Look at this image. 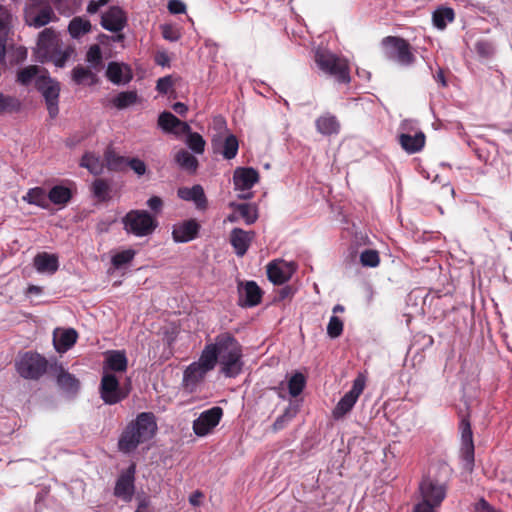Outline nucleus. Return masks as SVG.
<instances>
[{
    "instance_id": "nucleus-61",
    "label": "nucleus",
    "mask_w": 512,
    "mask_h": 512,
    "mask_svg": "<svg viewBox=\"0 0 512 512\" xmlns=\"http://www.w3.org/2000/svg\"><path fill=\"white\" fill-rule=\"evenodd\" d=\"M110 0H90L87 6V12L89 14L97 13L101 7L107 5Z\"/></svg>"
},
{
    "instance_id": "nucleus-27",
    "label": "nucleus",
    "mask_w": 512,
    "mask_h": 512,
    "mask_svg": "<svg viewBox=\"0 0 512 512\" xmlns=\"http://www.w3.org/2000/svg\"><path fill=\"white\" fill-rule=\"evenodd\" d=\"M207 372L208 371L197 362L190 364L184 371L183 382L185 387L191 391L194 390L197 384L203 380Z\"/></svg>"
},
{
    "instance_id": "nucleus-20",
    "label": "nucleus",
    "mask_w": 512,
    "mask_h": 512,
    "mask_svg": "<svg viewBox=\"0 0 512 512\" xmlns=\"http://www.w3.org/2000/svg\"><path fill=\"white\" fill-rule=\"evenodd\" d=\"M255 237L253 231H245L241 228H234L230 233V243L237 256L242 257L246 254L252 240Z\"/></svg>"
},
{
    "instance_id": "nucleus-9",
    "label": "nucleus",
    "mask_w": 512,
    "mask_h": 512,
    "mask_svg": "<svg viewBox=\"0 0 512 512\" xmlns=\"http://www.w3.org/2000/svg\"><path fill=\"white\" fill-rule=\"evenodd\" d=\"M99 391L101 399L108 405L121 402L129 394V389L122 388L117 377L109 371L103 372Z\"/></svg>"
},
{
    "instance_id": "nucleus-50",
    "label": "nucleus",
    "mask_w": 512,
    "mask_h": 512,
    "mask_svg": "<svg viewBox=\"0 0 512 512\" xmlns=\"http://www.w3.org/2000/svg\"><path fill=\"white\" fill-rule=\"evenodd\" d=\"M135 256V251L133 249H127L121 252L116 253L112 257V264L115 268H121L125 264H128L133 260Z\"/></svg>"
},
{
    "instance_id": "nucleus-29",
    "label": "nucleus",
    "mask_w": 512,
    "mask_h": 512,
    "mask_svg": "<svg viewBox=\"0 0 512 512\" xmlns=\"http://www.w3.org/2000/svg\"><path fill=\"white\" fill-rule=\"evenodd\" d=\"M315 126L320 134L326 136L338 133L340 128L337 118L329 113L318 117L315 121Z\"/></svg>"
},
{
    "instance_id": "nucleus-43",
    "label": "nucleus",
    "mask_w": 512,
    "mask_h": 512,
    "mask_svg": "<svg viewBox=\"0 0 512 512\" xmlns=\"http://www.w3.org/2000/svg\"><path fill=\"white\" fill-rule=\"evenodd\" d=\"M137 100V94L134 91H124L120 92L112 99V104L117 109H125L131 105H133Z\"/></svg>"
},
{
    "instance_id": "nucleus-38",
    "label": "nucleus",
    "mask_w": 512,
    "mask_h": 512,
    "mask_svg": "<svg viewBox=\"0 0 512 512\" xmlns=\"http://www.w3.org/2000/svg\"><path fill=\"white\" fill-rule=\"evenodd\" d=\"M217 361V353L212 343L205 346L199 360L196 362L209 372L215 367Z\"/></svg>"
},
{
    "instance_id": "nucleus-17",
    "label": "nucleus",
    "mask_w": 512,
    "mask_h": 512,
    "mask_svg": "<svg viewBox=\"0 0 512 512\" xmlns=\"http://www.w3.org/2000/svg\"><path fill=\"white\" fill-rule=\"evenodd\" d=\"M199 225L194 219L177 223L173 226L172 237L176 243H186L196 238Z\"/></svg>"
},
{
    "instance_id": "nucleus-24",
    "label": "nucleus",
    "mask_w": 512,
    "mask_h": 512,
    "mask_svg": "<svg viewBox=\"0 0 512 512\" xmlns=\"http://www.w3.org/2000/svg\"><path fill=\"white\" fill-rule=\"evenodd\" d=\"M425 140L426 137L423 132L398 135V142L400 146L408 154H414L421 151L425 145Z\"/></svg>"
},
{
    "instance_id": "nucleus-56",
    "label": "nucleus",
    "mask_w": 512,
    "mask_h": 512,
    "mask_svg": "<svg viewBox=\"0 0 512 512\" xmlns=\"http://www.w3.org/2000/svg\"><path fill=\"white\" fill-rule=\"evenodd\" d=\"M460 428H461V440H462V443H473V433H472V430H471V425H470V422L469 420L467 419H462L461 421V424H460Z\"/></svg>"
},
{
    "instance_id": "nucleus-32",
    "label": "nucleus",
    "mask_w": 512,
    "mask_h": 512,
    "mask_svg": "<svg viewBox=\"0 0 512 512\" xmlns=\"http://www.w3.org/2000/svg\"><path fill=\"white\" fill-rule=\"evenodd\" d=\"M107 168L111 171H123L129 158L117 154L112 147H108L104 153Z\"/></svg>"
},
{
    "instance_id": "nucleus-58",
    "label": "nucleus",
    "mask_w": 512,
    "mask_h": 512,
    "mask_svg": "<svg viewBox=\"0 0 512 512\" xmlns=\"http://www.w3.org/2000/svg\"><path fill=\"white\" fill-rule=\"evenodd\" d=\"M399 129V134H414L416 132H422L421 130L418 129L417 122L410 119L403 120L400 124Z\"/></svg>"
},
{
    "instance_id": "nucleus-10",
    "label": "nucleus",
    "mask_w": 512,
    "mask_h": 512,
    "mask_svg": "<svg viewBox=\"0 0 512 512\" xmlns=\"http://www.w3.org/2000/svg\"><path fill=\"white\" fill-rule=\"evenodd\" d=\"M365 388V377L363 375L357 376L352 388L348 391L337 403L332 411L333 418L336 420L342 419L348 414L356 404L359 396Z\"/></svg>"
},
{
    "instance_id": "nucleus-15",
    "label": "nucleus",
    "mask_w": 512,
    "mask_h": 512,
    "mask_svg": "<svg viewBox=\"0 0 512 512\" xmlns=\"http://www.w3.org/2000/svg\"><path fill=\"white\" fill-rule=\"evenodd\" d=\"M57 20L58 18L50 5H45L40 9L31 6L25 11V22L30 27L41 28Z\"/></svg>"
},
{
    "instance_id": "nucleus-23",
    "label": "nucleus",
    "mask_w": 512,
    "mask_h": 512,
    "mask_svg": "<svg viewBox=\"0 0 512 512\" xmlns=\"http://www.w3.org/2000/svg\"><path fill=\"white\" fill-rule=\"evenodd\" d=\"M56 381L59 388L67 395H75L80 389L79 380L62 366L55 368Z\"/></svg>"
},
{
    "instance_id": "nucleus-54",
    "label": "nucleus",
    "mask_w": 512,
    "mask_h": 512,
    "mask_svg": "<svg viewBox=\"0 0 512 512\" xmlns=\"http://www.w3.org/2000/svg\"><path fill=\"white\" fill-rule=\"evenodd\" d=\"M296 415V410L288 407L282 415L277 417L273 423V430L278 431L283 429L286 424Z\"/></svg>"
},
{
    "instance_id": "nucleus-13",
    "label": "nucleus",
    "mask_w": 512,
    "mask_h": 512,
    "mask_svg": "<svg viewBox=\"0 0 512 512\" xmlns=\"http://www.w3.org/2000/svg\"><path fill=\"white\" fill-rule=\"evenodd\" d=\"M295 271L296 264L284 260H274L267 266L268 279L275 285L287 282Z\"/></svg>"
},
{
    "instance_id": "nucleus-14",
    "label": "nucleus",
    "mask_w": 512,
    "mask_h": 512,
    "mask_svg": "<svg viewBox=\"0 0 512 512\" xmlns=\"http://www.w3.org/2000/svg\"><path fill=\"white\" fill-rule=\"evenodd\" d=\"M422 502L439 506L446 496V487L436 480L424 478L419 486Z\"/></svg>"
},
{
    "instance_id": "nucleus-35",
    "label": "nucleus",
    "mask_w": 512,
    "mask_h": 512,
    "mask_svg": "<svg viewBox=\"0 0 512 512\" xmlns=\"http://www.w3.org/2000/svg\"><path fill=\"white\" fill-rule=\"evenodd\" d=\"M174 159L180 168L188 172L193 173L198 167V160L185 149H180Z\"/></svg>"
},
{
    "instance_id": "nucleus-28",
    "label": "nucleus",
    "mask_w": 512,
    "mask_h": 512,
    "mask_svg": "<svg viewBox=\"0 0 512 512\" xmlns=\"http://www.w3.org/2000/svg\"><path fill=\"white\" fill-rule=\"evenodd\" d=\"M128 361L123 351H111L107 354L104 371L125 372Z\"/></svg>"
},
{
    "instance_id": "nucleus-63",
    "label": "nucleus",
    "mask_w": 512,
    "mask_h": 512,
    "mask_svg": "<svg viewBox=\"0 0 512 512\" xmlns=\"http://www.w3.org/2000/svg\"><path fill=\"white\" fill-rule=\"evenodd\" d=\"M168 9L173 14H180L185 12L186 6L180 0H171L168 4Z\"/></svg>"
},
{
    "instance_id": "nucleus-37",
    "label": "nucleus",
    "mask_w": 512,
    "mask_h": 512,
    "mask_svg": "<svg viewBox=\"0 0 512 512\" xmlns=\"http://www.w3.org/2000/svg\"><path fill=\"white\" fill-rule=\"evenodd\" d=\"M90 30V21L82 17L73 18L68 26V31L72 38H79L90 32Z\"/></svg>"
},
{
    "instance_id": "nucleus-59",
    "label": "nucleus",
    "mask_w": 512,
    "mask_h": 512,
    "mask_svg": "<svg viewBox=\"0 0 512 512\" xmlns=\"http://www.w3.org/2000/svg\"><path fill=\"white\" fill-rule=\"evenodd\" d=\"M476 50L480 55L484 57H489L494 52L493 45L488 41H479L476 44Z\"/></svg>"
},
{
    "instance_id": "nucleus-42",
    "label": "nucleus",
    "mask_w": 512,
    "mask_h": 512,
    "mask_svg": "<svg viewBox=\"0 0 512 512\" xmlns=\"http://www.w3.org/2000/svg\"><path fill=\"white\" fill-rule=\"evenodd\" d=\"M183 134L187 135L186 144L193 152L197 154H202L204 152L206 142L199 133L192 132L189 127V132H184Z\"/></svg>"
},
{
    "instance_id": "nucleus-55",
    "label": "nucleus",
    "mask_w": 512,
    "mask_h": 512,
    "mask_svg": "<svg viewBox=\"0 0 512 512\" xmlns=\"http://www.w3.org/2000/svg\"><path fill=\"white\" fill-rule=\"evenodd\" d=\"M129 166L137 176H143L147 171V166L144 161L139 158H130L127 162Z\"/></svg>"
},
{
    "instance_id": "nucleus-36",
    "label": "nucleus",
    "mask_w": 512,
    "mask_h": 512,
    "mask_svg": "<svg viewBox=\"0 0 512 512\" xmlns=\"http://www.w3.org/2000/svg\"><path fill=\"white\" fill-rule=\"evenodd\" d=\"M454 10L449 7L438 8L433 12L432 20L436 28L443 30L449 22L454 20Z\"/></svg>"
},
{
    "instance_id": "nucleus-22",
    "label": "nucleus",
    "mask_w": 512,
    "mask_h": 512,
    "mask_svg": "<svg viewBox=\"0 0 512 512\" xmlns=\"http://www.w3.org/2000/svg\"><path fill=\"white\" fill-rule=\"evenodd\" d=\"M126 23V17L123 10L119 7H111L102 15L101 25L104 29L118 32L122 30Z\"/></svg>"
},
{
    "instance_id": "nucleus-6",
    "label": "nucleus",
    "mask_w": 512,
    "mask_h": 512,
    "mask_svg": "<svg viewBox=\"0 0 512 512\" xmlns=\"http://www.w3.org/2000/svg\"><path fill=\"white\" fill-rule=\"evenodd\" d=\"M15 368L22 378L38 380L46 373L48 361L39 353L28 351L19 355Z\"/></svg>"
},
{
    "instance_id": "nucleus-12",
    "label": "nucleus",
    "mask_w": 512,
    "mask_h": 512,
    "mask_svg": "<svg viewBox=\"0 0 512 512\" xmlns=\"http://www.w3.org/2000/svg\"><path fill=\"white\" fill-rule=\"evenodd\" d=\"M259 174L251 167H239L235 169L233 174V182L236 190L242 192L239 195L242 199L251 198L252 194L249 190L258 182Z\"/></svg>"
},
{
    "instance_id": "nucleus-60",
    "label": "nucleus",
    "mask_w": 512,
    "mask_h": 512,
    "mask_svg": "<svg viewBox=\"0 0 512 512\" xmlns=\"http://www.w3.org/2000/svg\"><path fill=\"white\" fill-rule=\"evenodd\" d=\"M172 87V79L170 76L159 78L157 81L156 89L162 94H166Z\"/></svg>"
},
{
    "instance_id": "nucleus-62",
    "label": "nucleus",
    "mask_w": 512,
    "mask_h": 512,
    "mask_svg": "<svg viewBox=\"0 0 512 512\" xmlns=\"http://www.w3.org/2000/svg\"><path fill=\"white\" fill-rule=\"evenodd\" d=\"M162 35L166 40L176 41L179 39L178 32L169 25L162 26Z\"/></svg>"
},
{
    "instance_id": "nucleus-51",
    "label": "nucleus",
    "mask_w": 512,
    "mask_h": 512,
    "mask_svg": "<svg viewBox=\"0 0 512 512\" xmlns=\"http://www.w3.org/2000/svg\"><path fill=\"white\" fill-rule=\"evenodd\" d=\"M462 460L467 470H472L474 465V443H462Z\"/></svg>"
},
{
    "instance_id": "nucleus-1",
    "label": "nucleus",
    "mask_w": 512,
    "mask_h": 512,
    "mask_svg": "<svg viewBox=\"0 0 512 512\" xmlns=\"http://www.w3.org/2000/svg\"><path fill=\"white\" fill-rule=\"evenodd\" d=\"M74 53V47L65 45L55 29L45 28L39 33L35 54L40 62H52L56 67L63 68Z\"/></svg>"
},
{
    "instance_id": "nucleus-25",
    "label": "nucleus",
    "mask_w": 512,
    "mask_h": 512,
    "mask_svg": "<svg viewBox=\"0 0 512 512\" xmlns=\"http://www.w3.org/2000/svg\"><path fill=\"white\" fill-rule=\"evenodd\" d=\"M106 76L114 84H125L132 79L130 68L117 62H110L108 64Z\"/></svg>"
},
{
    "instance_id": "nucleus-16",
    "label": "nucleus",
    "mask_w": 512,
    "mask_h": 512,
    "mask_svg": "<svg viewBox=\"0 0 512 512\" xmlns=\"http://www.w3.org/2000/svg\"><path fill=\"white\" fill-rule=\"evenodd\" d=\"M136 467L131 464L125 472H123L116 481L114 494L123 501H130L134 494V480Z\"/></svg>"
},
{
    "instance_id": "nucleus-52",
    "label": "nucleus",
    "mask_w": 512,
    "mask_h": 512,
    "mask_svg": "<svg viewBox=\"0 0 512 512\" xmlns=\"http://www.w3.org/2000/svg\"><path fill=\"white\" fill-rule=\"evenodd\" d=\"M86 61L93 67L98 68L102 64V54L100 47L95 44L92 45L87 54H86Z\"/></svg>"
},
{
    "instance_id": "nucleus-34",
    "label": "nucleus",
    "mask_w": 512,
    "mask_h": 512,
    "mask_svg": "<svg viewBox=\"0 0 512 512\" xmlns=\"http://www.w3.org/2000/svg\"><path fill=\"white\" fill-rule=\"evenodd\" d=\"M80 166L86 168L91 174L99 175L103 172L104 163L99 156L87 152L83 155Z\"/></svg>"
},
{
    "instance_id": "nucleus-5",
    "label": "nucleus",
    "mask_w": 512,
    "mask_h": 512,
    "mask_svg": "<svg viewBox=\"0 0 512 512\" xmlns=\"http://www.w3.org/2000/svg\"><path fill=\"white\" fill-rule=\"evenodd\" d=\"M123 229L136 237H147L157 229L159 222L157 218L146 210H130L122 218Z\"/></svg>"
},
{
    "instance_id": "nucleus-45",
    "label": "nucleus",
    "mask_w": 512,
    "mask_h": 512,
    "mask_svg": "<svg viewBox=\"0 0 512 512\" xmlns=\"http://www.w3.org/2000/svg\"><path fill=\"white\" fill-rule=\"evenodd\" d=\"M25 201H27L30 204H35L40 207H45L47 205V195L43 188L36 187L30 189L26 196L23 198Z\"/></svg>"
},
{
    "instance_id": "nucleus-18",
    "label": "nucleus",
    "mask_w": 512,
    "mask_h": 512,
    "mask_svg": "<svg viewBox=\"0 0 512 512\" xmlns=\"http://www.w3.org/2000/svg\"><path fill=\"white\" fill-rule=\"evenodd\" d=\"M158 126L166 133H172L177 136L184 132H189V125L182 122L171 112L164 111L158 117Z\"/></svg>"
},
{
    "instance_id": "nucleus-19",
    "label": "nucleus",
    "mask_w": 512,
    "mask_h": 512,
    "mask_svg": "<svg viewBox=\"0 0 512 512\" xmlns=\"http://www.w3.org/2000/svg\"><path fill=\"white\" fill-rule=\"evenodd\" d=\"M212 145L214 152L221 154L227 160L235 158L239 149L238 139L233 134L226 135L224 139L214 138Z\"/></svg>"
},
{
    "instance_id": "nucleus-44",
    "label": "nucleus",
    "mask_w": 512,
    "mask_h": 512,
    "mask_svg": "<svg viewBox=\"0 0 512 512\" xmlns=\"http://www.w3.org/2000/svg\"><path fill=\"white\" fill-rule=\"evenodd\" d=\"M20 107L21 102L18 98L0 92V114L16 112Z\"/></svg>"
},
{
    "instance_id": "nucleus-8",
    "label": "nucleus",
    "mask_w": 512,
    "mask_h": 512,
    "mask_svg": "<svg viewBox=\"0 0 512 512\" xmlns=\"http://www.w3.org/2000/svg\"><path fill=\"white\" fill-rule=\"evenodd\" d=\"M382 44L389 47L387 57L397 62L401 66H410L415 61V56L410 50V44L403 38L387 36L382 40Z\"/></svg>"
},
{
    "instance_id": "nucleus-48",
    "label": "nucleus",
    "mask_w": 512,
    "mask_h": 512,
    "mask_svg": "<svg viewBox=\"0 0 512 512\" xmlns=\"http://www.w3.org/2000/svg\"><path fill=\"white\" fill-rule=\"evenodd\" d=\"M237 210L240 213L241 217L245 220L246 224H253L257 220V211L255 207L252 206L251 204H239L237 206Z\"/></svg>"
},
{
    "instance_id": "nucleus-47",
    "label": "nucleus",
    "mask_w": 512,
    "mask_h": 512,
    "mask_svg": "<svg viewBox=\"0 0 512 512\" xmlns=\"http://www.w3.org/2000/svg\"><path fill=\"white\" fill-rule=\"evenodd\" d=\"M13 25V15L7 8L0 5V34H10Z\"/></svg>"
},
{
    "instance_id": "nucleus-64",
    "label": "nucleus",
    "mask_w": 512,
    "mask_h": 512,
    "mask_svg": "<svg viewBox=\"0 0 512 512\" xmlns=\"http://www.w3.org/2000/svg\"><path fill=\"white\" fill-rule=\"evenodd\" d=\"M433 504H429L428 502H420L414 508V512H435Z\"/></svg>"
},
{
    "instance_id": "nucleus-31",
    "label": "nucleus",
    "mask_w": 512,
    "mask_h": 512,
    "mask_svg": "<svg viewBox=\"0 0 512 512\" xmlns=\"http://www.w3.org/2000/svg\"><path fill=\"white\" fill-rule=\"evenodd\" d=\"M77 340V333L74 329L64 330L59 336L54 337L55 349L64 353L69 350Z\"/></svg>"
},
{
    "instance_id": "nucleus-2",
    "label": "nucleus",
    "mask_w": 512,
    "mask_h": 512,
    "mask_svg": "<svg viewBox=\"0 0 512 512\" xmlns=\"http://www.w3.org/2000/svg\"><path fill=\"white\" fill-rule=\"evenodd\" d=\"M218 360L221 365V372L226 377H236L242 371V347L236 338L229 332L216 336L213 343Z\"/></svg>"
},
{
    "instance_id": "nucleus-33",
    "label": "nucleus",
    "mask_w": 512,
    "mask_h": 512,
    "mask_svg": "<svg viewBox=\"0 0 512 512\" xmlns=\"http://www.w3.org/2000/svg\"><path fill=\"white\" fill-rule=\"evenodd\" d=\"M72 80L77 85H93L97 77L89 68L78 65L72 70Z\"/></svg>"
},
{
    "instance_id": "nucleus-40",
    "label": "nucleus",
    "mask_w": 512,
    "mask_h": 512,
    "mask_svg": "<svg viewBox=\"0 0 512 512\" xmlns=\"http://www.w3.org/2000/svg\"><path fill=\"white\" fill-rule=\"evenodd\" d=\"M91 191L99 201H106L110 198V184L105 179H96L91 185Z\"/></svg>"
},
{
    "instance_id": "nucleus-41",
    "label": "nucleus",
    "mask_w": 512,
    "mask_h": 512,
    "mask_svg": "<svg viewBox=\"0 0 512 512\" xmlns=\"http://www.w3.org/2000/svg\"><path fill=\"white\" fill-rule=\"evenodd\" d=\"M48 199L57 205L67 203L71 198L70 190L64 186H54L47 195Z\"/></svg>"
},
{
    "instance_id": "nucleus-53",
    "label": "nucleus",
    "mask_w": 512,
    "mask_h": 512,
    "mask_svg": "<svg viewBox=\"0 0 512 512\" xmlns=\"http://www.w3.org/2000/svg\"><path fill=\"white\" fill-rule=\"evenodd\" d=\"M343 332V322L337 316L330 317L329 323L327 325V334L331 338L339 337Z\"/></svg>"
},
{
    "instance_id": "nucleus-21",
    "label": "nucleus",
    "mask_w": 512,
    "mask_h": 512,
    "mask_svg": "<svg viewBox=\"0 0 512 512\" xmlns=\"http://www.w3.org/2000/svg\"><path fill=\"white\" fill-rule=\"evenodd\" d=\"M262 291L254 281H248L239 287V304L243 307H254L261 301Z\"/></svg>"
},
{
    "instance_id": "nucleus-46",
    "label": "nucleus",
    "mask_w": 512,
    "mask_h": 512,
    "mask_svg": "<svg viewBox=\"0 0 512 512\" xmlns=\"http://www.w3.org/2000/svg\"><path fill=\"white\" fill-rule=\"evenodd\" d=\"M306 379L302 373H295L288 381L289 394L297 397L304 389Z\"/></svg>"
},
{
    "instance_id": "nucleus-49",
    "label": "nucleus",
    "mask_w": 512,
    "mask_h": 512,
    "mask_svg": "<svg viewBox=\"0 0 512 512\" xmlns=\"http://www.w3.org/2000/svg\"><path fill=\"white\" fill-rule=\"evenodd\" d=\"M360 262L365 267H377L380 262L379 254L376 250L366 249L360 254Z\"/></svg>"
},
{
    "instance_id": "nucleus-3",
    "label": "nucleus",
    "mask_w": 512,
    "mask_h": 512,
    "mask_svg": "<svg viewBox=\"0 0 512 512\" xmlns=\"http://www.w3.org/2000/svg\"><path fill=\"white\" fill-rule=\"evenodd\" d=\"M157 425L152 413H140L123 431L118 446L120 451L129 453L153 437Z\"/></svg>"
},
{
    "instance_id": "nucleus-57",
    "label": "nucleus",
    "mask_w": 512,
    "mask_h": 512,
    "mask_svg": "<svg viewBox=\"0 0 512 512\" xmlns=\"http://www.w3.org/2000/svg\"><path fill=\"white\" fill-rule=\"evenodd\" d=\"M146 205L153 212L152 215H154L157 218V215L161 213L163 209L164 203L159 196H152L147 200Z\"/></svg>"
},
{
    "instance_id": "nucleus-26",
    "label": "nucleus",
    "mask_w": 512,
    "mask_h": 512,
    "mask_svg": "<svg viewBox=\"0 0 512 512\" xmlns=\"http://www.w3.org/2000/svg\"><path fill=\"white\" fill-rule=\"evenodd\" d=\"M34 266L39 273L54 274L59 267L58 258L54 254L42 252L35 256Z\"/></svg>"
},
{
    "instance_id": "nucleus-39",
    "label": "nucleus",
    "mask_w": 512,
    "mask_h": 512,
    "mask_svg": "<svg viewBox=\"0 0 512 512\" xmlns=\"http://www.w3.org/2000/svg\"><path fill=\"white\" fill-rule=\"evenodd\" d=\"M46 75L38 66L30 65L21 69L17 73V82L22 85H29L33 81L36 83L38 76Z\"/></svg>"
},
{
    "instance_id": "nucleus-30",
    "label": "nucleus",
    "mask_w": 512,
    "mask_h": 512,
    "mask_svg": "<svg viewBox=\"0 0 512 512\" xmlns=\"http://www.w3.org/2000/svg\"><path fill=\"white\" fill-rule=\"evenodd\" d=\"M178 196L187 201H193L197 207L202 208L206 204L204 190L200 185H194L191 188H181L178 190Z\"/></svg>"
},
{
    "instance_id": "nucleus-4",
    "label": "nucleus",
    "mask_w": 512,
    "mask_h": 512,
    "mask_svg": "<svg viewBox=\"0 0 512 512\" xmlns=\"http://www.w3.org/2000/svg\"><path fill=\"white\" fill-rule=\"evenodd\" d=\"M314 61L324 74L335 78L340 83L350 82L349 67L345 59L327 49L317 48L314 53Z\"/></svg>"
},
{
    "instance_id": "nucleus-7",
    "label": "nucleus",
    "mask_w": 512,
    "mask_h": 512,
    "mask_svg": "<svg viewBox=\"0 0 512 512\" xmlns=\"http://www.w3.org/2000/svg\"><path fill=\"white\" fill-rule=\"evenodd\" d=\"M36 89L44 97L50 117L55 118L59 113V82L48 75H41L36 79Z\"/></svg>"
},
{
    "instance_id": "nucleus-11",
    "label": "nucleus",
    "mask_w": 512,
    "mask_h": 512,
    "mask_svg": "<svg viewBox=\"0 0 512 512\" xmlns=\"http://www.w3.org/2000/svg\"><path fill=\"white\" fill-rule=\"evenodd\" d=\"M223 416V409L219 406H214L208 410L203 411L198 418L193 421L192 429L198 437H204L210 434L214 428L219 424Z\"/></svg>"
}]
</instances>
